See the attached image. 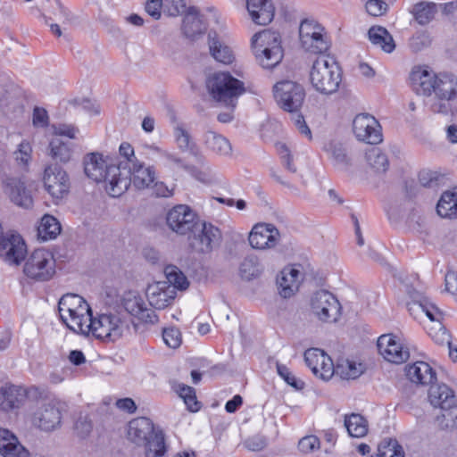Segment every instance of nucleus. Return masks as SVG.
Returning a JSON list of instances; mask_svg holds the SVG:
<instances>
[{
	"label": "nucleus",
	"instance_id": "nucleus-1",
	"mask_svg": "<svg viewBox=\"0 0 457 457\" xmlns=\"http://www.w3.org/2000/svg\"><path fill=\"white\" fill-rule=\"evenodd\" d=\"M119 154L120 162V176L117 178L112 187H108V194L112 197H119L126 192L132 184L137 189L150 187L155 180V170L153 167H146L135 157L132 145H120Z\"/></svg>",
	"mask_w": 457,
	"mask_h": 457
},
{
	"label": "nucleus",
	"instance_id": "nucleus-2",
	"mask_svg": "<svg viewBox=\"0 0 457 457\" xmlns=\"http://www.w3.org/2000/svg\"><path fill=\"white\" fill-rule=\"evenodd\" d=\"M342 80V71L337 62L328 56L318 57L310 71V81L313 88L325 95L337 91Z\"/></svg>",
	"mask_w": 457,
	"mask_h": 457
},
{
	"label": "nucleus",
	"instance_id": "nucleus-3",
	"mask_svg": "<svg viewBox=\"0 0 457 457\" xmlns=\"http://www.w3.org/2000/svg\"><path fill=\"white\" fill-rule=\"evenodd\" d=\"M252 47L257 60L265 69H272L282 61L280 35L276 31L264 29L255 34L252 38Z\"/></svg>",
	"mask_w": 457,
	"mask_h": 457
},
{
	"label": "nucleus",
	"instance_id": "nucleus-4",
	"mask_svg": "<svg viewBox=\"0 0 457 457\" xmlns=\"http://www.w3.org/2000/svg\"><path fill=\"white\" fill-rule=\"evenodd\" d=\"M58 312L62 322L69 329L78 333L82 330L84 322L87 323V320H90L92 310L82 296L67 294L59 300Z\"/></svg>",
	"mask_w": 457,
	"mask_h": 457
},
{
	"label": "nucleus",
	"instance_id": "nucleus-5",
	"mask_svg": "<svg viewBox=\"0 0 457 457\" xmlns=\"http://www.w3.org/2000/svg\"><path fill=\"white\" fill-rule=\"evenodd\" d=\"M212 97L217 102L235 108L239 96L245 93L244 83L229 72H216L206 82Z\"/></svg>",
	"mask_w": 457,
	"mask_h": 457
},
{
	"label": "nucleus",
	"instance_id": "nucleus-6",
	"mask_svg": "<svg viewBox=\"0 0 457 457\" xmlns=\"http://www.w3.org/2000/svg\"><path fill=\"white\" fill-rule=\"evenodd\" d=\"M122 164L123 162L120 160L114 163L98 153L87 154L84 157L85 174L96 182H104L107 193L108 187H112L117 181V178L120 176Z\"/></svg>",
	"mask_w": 457,
	"mask_h": 457
},
{
	"label": "nucleus",
	"instance_id": "nucleus-7",
	"mask_svg": "<svg viewBox=\"0 0 457 457\" xmlns=\"http://www.w3.org/2000/svg\"><path fill=\"white\" fill-rule=\"evenodd\" d=\"M428 400L431 405L445 411L437 418L443 428L457 427V399L452 388L445 384L431 385Z\"/></svg>",
	"mask_w": 457,
	"mask_h": 457
},
{
	"label": "nucleus",
	"instance_id": "nucleus-8",
	"mask_svg": "<svg viewBox=\"0 0 457 457\" xmlns=\"http://www.w3.org/2000/svg\"><path fill=\"white\" fill-rule=\"evenodd\" d=\"M120 319L116 314H100L94 318L90 312V320L82 325V335L92 334L96 339L114 342L121 336Z\"/></svg>",
	"mask_w": 457,
	"mask_h": 457
},
{
	"label": "nucleus",
	"instance_id": "nucleus-9",
	"mask_svg": "<svg viewBox=\"0 0 457 457\" xmlns=\"http://www.w3.org/2000/svg\"><path fill=\"white\" fill-rule=\"evenodd\" d=\"M23 273L28 278L34 281L50 280L55 274L54 254L44 248L36 249L25 260Z\"/></svg>",
	"mask_w": 457,
	"mask_h": 457
},
{
	"label": "nucleus",
	"instance_id": "nucleus-10",
	"mask_svg": "<svg viewBox=\"0 0 457 457\" xmlns=\"http://www.w3.org/2000/svg\"><path fill=\"white\" fill-rule=\"evenodd\" d=\"M302 47L308 53L320 54L330 47L325 28L314 20H303L299 28Z\"/></svg>",
	"mask_w": 457,
	"mask_h": 457
},
{
	"label": "nucleus",
	"instance_id": "nucleus-11",
	"mask_svg": "<svg viewBox=\"0 0 457 457\" xmlns=\"http://www.w3.org/2000/svg\"><path fill=\"white\" fill-rule=\"evenodd\" d=\"M311 310L319 320L329 323L337 321L342 313L338 299L327 290H319L312 295Z\"/></svg>",
	"mask_w": 457,
	"mask_h": 457
},
{
	"label": "nucleus",
	"instance_id": "nucleus-12",
	"mask_svg": "<svg viewBox=\"0 0 457 457\" xmlns=\"http://www.w3.org/2000/svg\"><path fill=\"white\" fill-rule=\"evenodd\" d=\"M166 223L173 232L187 235L196 230L199 219L188 205L178 204L168 212Z\"/></svg>",
	"mask_w": 457,
	"mask_h": 457
},
{
	"label": "nucleus",
	"instance_id": "nucleus-13",
	"mask_svg": "<svg viewBox=\"0 0 457 457\" xmlns=\"http://www.w3.org/2000/svg\"><path fill=\"white\" fill-rule=\"evenodd\" d=\"M304 96L303 87L298 83L284 80L274 86V97L279 106L287 112L298 111L303 103Z\"/></svg>",
	"mask_w": 457,
	"mask_h": 457
},
{
	"label": "nucleus",
	"instance_id": "nucleus-14",
	"mask_svg": "<svg viewBox=\"0 0 457 457\" xmlns=\"http://www.w3.org/2000/svg\"><path fill=\"white\" fill-rule=\"evenodd\" d=\"M353 132L361 143H383L382 127L371 114H357L353 120Z\"/></svg>",
	"mask_w": 457,
	"mask_h": 457
},
{
	"label": "nucleus",
	"instance_id": "nucleus-15",
	"mask_svg": "<svg viewBox=\"0 0 457 457\" xmlns=\"http://www.w3.org/2000/svg\"><path fill=\"white\" fill-rule=\"evenodd\" d=\"M377 346L379 353L389 362L401 364L410 358L409 348L394 334L381 335L378 338Z\"/></svg>",
	"mask_w": 457,
	"mask_h": 457
},
{
	"label": "nucleus",
	"instance_id": "nucleus-16",
	"mask_svg": "<svg viewBox=\"0 0 457 457\" xmlns=\"http://www.w3.org/2000/svg\"><path fill=\"white\" fill-rule=\"evenodd\" d=\"M304 361L312 373L325 381L329 380L335 374L332 359L319 348H311L304 353Z\"/></svg>",
	"mask_w": 457,
	"mask_h": 457
},
{
	"label": "nucleus",
	"instance_id": "nucleus-17",
	"mask_svg": "<svg viewBox=\"0 0 457 457\" xmlns=\"http://www.w3.org/2000/svg\"><path fill=\"white\" fill-rule=\"evenodd\" d=\"M44 185L54 198L61 199L69 192V176L64 170L57 165L47 166L44 173Z\"/></svg>",
	"mask_w": 457,
	"mask_h": 457
},
{
	"label": "nucleus",
	"instance_id": "nucleus-18",
	"mask_svg": "<svg viewBox=\"0 0 457 457\" xmlns=\"http://www.w3.org/2000/svg\"><path fill=\"white\" fill-rule=\"evenodd\" d=\"M31 391H37V388L30 387L26 389L23 386L13 384L2 386L0 387V411L11 412L20 409Z\"/></svg>",
	"mask_w": 457,
	"mask_h": 457
},
{
	"label": "nucleus",
	"instance_id": "nucleus-19",
	"mask_svg": "<svg viewBox=\"0 0 457 457\" xmlns=\"http://www.w3.org/2000/svg\"><path fill=\"white\" fill-rule=\"evenodd\" d=\"M279 237V231L274 225L259 223L252 228L248 240L253 248L264 250L276 246Z\"/></svg>",
	"mask_w": 457,
	"mask_h": 457
},
{
	"label": "nucleus",
	"instance_id": "nucleus-20",
	"mask_svg": "<svg viewBox=\"0 0 457 457\" xmlns=\"http://www.w3.org/2000/svg\"><path fill=\"white\" fill-rule=\"evenodd\" d=\"M29 420L40 430L52 431L60 426L62 414L54 404H42L31 414Z\"/></svg>",
	"mask_w": 457,
	"mask_h": 457
},
{
	"label": "nucleus",
	"instance_id": "nucleus-21",
	"mask_svg": "<svg viewBox=\"0 0 457 457\" xmlns=\"http://www.w3.org/2000/svg\"><path fill=\"white\" fill-rule=\"evenodd\" d=\"M201 229L197 235H195L192 241V246L195 251L203 253H210L212 249L219 245L221 239L220 230L211 223L199 222Z\"/></svg>",
	"mask_w": 457,
	"mask_h": 457
},
{
	"label": "nucleus",
	"instance_id": "nucleus-22",
	"mask_svg": "<svg viewBox=\"0 0 457 457\" xmlns=\"http://www.w3.org/2000/svg\"><path fill=\"white\" fill-rule=\"evenodd\" d=\"M146 297L151 306L155 309H164L171 304L176 297L177 292L174 287L160 281L149 285L146 289Z\"/></svg>",
	"mask_w": 457,
	"mask_h": 457
},
{
	"label": "nucleus",
	"instance_id": "nucleus-23",
	"mask_svg": "<svg viewBox=\"0 0 457 457\" xmlns=\"http://www.w3.org/2000/svg\"><path fill=\"white\" fill-rule=\"evenodd\" d=\"M4 192L16 205L29 209L33 205V198L24 182L19 179L8 178L4 183Z\"/></svg>",
	"mask_w": 457,
	"mask_h": 457
},
{
	"label": "nucleus",
	"instance_id": "nucleus-24",
	"mask_svg": "<svg viewBox=\"0 0 457 457\" xmlns=\"http://www.w3.org/2000/svg\"><path fill=\"white\" fill-rule=\"evenodd\" d=\"M303 274L296 267L291 265L285 267L278 278V293L283 298H289L298 290Z\"/></svg>",
	"mask_w": 457,
	"mask_h": 457
},
{
	"label": "nucleus",
	"instance_id": "nucleus-25",
	"mask_svg": "<svg viewBox=\"0 0 457 457\" xmlns=\"http://www.w3.org/2000/svg\"><path fill=\"white\" fill-rule=\"evenodd\" d=\"M436 74L427 68L415 67L410 74V85L418 95L430 96L433 93Z\"/></svg>",
	"mask_w": 457,
	"mask_h": 457
},
{
	"label": "nucleus",
	"instance_id": "nucleus-26",
	"mask_svg": "<svg viewBox=\"0 0 457 457\" xmlns=\"http://www.w3.org/2000/svg\"><path fill=\"white\" fill-rule=\"evenodd\" d=\"M246 8L257 25L265 26L274 18L275 9L270 0H246Z\"/></svg>",
	"mask_w": 457,
	"mask_h": 457
},
{
	"label": "nucleus",
	"instance_id": "nucleus-27",
	"mask_svg": "<svg viewBox=\"0 0 457 457\" xmlns=\"http://www.w3.org/2000/svg\"><path fill=\"white\" fill-rule=\"evenodd\" d=\"M0 454L4 457H29V453L12 432L0 428Z\"/></svg>",
	"mask_w": 457,
	"mask_h": 457
},
{
	"label": "nucleus",
	"instance_id": "nucleus-28",
	"mask_svg": "<svg viewBox=\"0 0 457 457\" xmlns=\"http://www.w3.org/2000/svg\"><path fill=\"white\" fill-rule=\"evenodd\" d=\"M433 93L439 100L452 101L457 97V77L448 73L436 76Z\"/></svg>",
	"mask_w": 457,
	"mask_h": 457
},
{
	"label": "nucleus",
	"instance_id": "nucleus-29",
	"mask_svg": "<svg viewBox=\"0 0 457 457\" xmlns=\"http://www.w3.org/2000/svg\"><path fill=\"white\" fill-rule=\"evenodd\" d=\"M406 376L417 385H430L436 379V371L425 361H416L406 367Z\"/></svg>",
	"mask_w": 457,
	"mask_h": 457
},
{
	"label": "nucleus",
	"instance_id": "nucleus-30",
	"mask_svg": "<svg viewBox=\"0 0 457 457\" xmlns=\"http://www.w3.org/2000/svg\"><path fill=\"white\" fill-rule=\"evenodd\" d=\"M206 30V23L198 10L194 7H188L187 13L183 18L182 31L186 37L195 39Z\"/></svg>",
	"mask_w": 457,
	"mask_h": 457
},
{
	"label": "nucleus",
	"instance_id": "nucleus-31",
	"mask_svg": "<svg viewBox=\"0 0 457 457\" xmlns=\"http://www.w3.org/2000/svg\"><path fill=\"white\" fill-rule=\"evenodd\" d=\"M154 428L151 420L145 417L132 420L129 423L128 438L137 445L145 443Z\"/></svg>",
	"mask_w": 457,
	"mask_h": 457
},
{
	"label": "nucleus",
	"instance_id": "nucleus-32",
	"mask_svg": "<svg viewBox=\"0 0 457 457\" xmlns=\"http://www.w3.org/2000/svg\"><path fill=\"white\" fill-rule=\"evenodd\" d=\"M209 47L210 53L213 58L221 63L230 64L234 62L235 56L231 48L224 45L215 32L209 33Z\"/></svg>",
	"mask_w": 457,
	"mask_h": 457
},
{
	"label": "nucleus",
	"instance_id": "nucleus-33",
	"mask_svg": "<svg viewBox=\"0 0 457 457\" xmlns=\"http://www.w3.org/2000/svg\"><path fill=\"white\" fill-rule=\"evenodd\" d=\"M370 41L386 53H392L395 44L392 35L383 27L373 26L368 31Z\"/></svg>",
	"mask_w": 457,
	"mask_h": 457
},
{
	"label": "nucleus",
	"instance_id": "nucleus-34",
	"mask_svg": "<svg viewBox=\"0 0 457 457\" xmlns=\"http://www.w3.org/2000/svg\"><path fill=\"white\" fill-rule=\"evenodd\" d=\"M436 4L433 2L421 1L411 6L410 12L420 25L428 24L436 13Z\"/></svg>",
	"mask_w": 457,
	"mask_h": 457
},
{
	"label": "nucleus",
	"instance_id": "nucleus-35",
	"mask_svg": "<svg viewBox=\"0 0 457 457\" xmlns=\"http://www.w3.org/2000/svg\"><path fill=\"white\" fill-rule=\"evenodd\" d=\"M62 228L59 220L49 214L41 218L37 227V236L43 241L55 238L61 233Z\"/></svg>",
	"mask_w": 457,
	"mask_h": 457
},
{
	"label": "nucleus",
	"instance_id": "nucleus-36",
	"mask_svg": "<svg viewBox=\"0 0 457 457\" xmlns=\"http://www.w3.org/2000/svg\"><path fill=\"white\" fill-rule=\"evenodd\" d=\"M345 427L352 437H363L369 430L368 420L359 413H351L345 416Z\"/></svg>",
	"mask_w": 457,
	"mask_h": 457
},
{
	"label": "nucleus",
	"instance_id": "nucleus-37",
	"mask_svg": "<svg viewBox=\"0 0 457 457\" xmlns=\"http://www.w3.org/2000/svg\"><path fill=\"white\" fill-rule=\"evenodd\" d=\"M365 158L368 164L376 171L385 172L387 170L389 166L387 156L378 145H370L366 150Z\"/></svg>",
	"mask_w": 457,
	"mask_h": 457
},
{
	"label": "nucleus",
	"instance_id": "nucleus-38",
	"mask_svg": "<svg viewBox=\"0 0 457 457\" xmlns=\"http://www.w3.org/2000/svg\"><path fill=\"white\" fill-rule=\"evenodd\" d=\"M436 212L442 218L457 217V193L446 191L443 193L436 205Z\"/></svg>",
	"mask_w": 457,
	"mask_h": 457
},
{
	"label": "nucleus",
	"instance_id": "nucleus-39",
	"mask_svg": "<svg viewBox=\"0 0 457 457\" xmlns=\"http://www.w3.org/2000/svg\"><path fill=\"white\" fill-rule=\"evenodd\" d=\"M144 445L146 446L147 457H164L167 449L162 430H154Z\"/></svg>",
	"mask_w": 457,
	"mask_h": 457
},
{
	"label": "nucleus",
	"instance_id": "nucleus-40",
	"mask_svg": "<svg viewBox=\"0 0 457 457\" xmlns=\"http://www.w3.org/2000/svg\"><path fill=\"white\" fill-rule=\"evenodd\" d=\"M171 387L183 399L189 411L196 412L201 409L202 404L197 401L195 390L193 387L182 383H174Z\"/></svg>",
	"mask_w": 457,
	"mask_h": 457
},
{
	"label": "nucleus",
	"instance_id": "nucleus-41",
	"mask_svg": "<svg viewBox=\"0 0 457 457\" xmlns=\"http://www.w3.org/2000/svg\"><path fill=\"white\" fill-rule=\"evenodd\" d=\"M364 370L363 364L353 360H341L335 367L337 372L344 379H354L360 377Z\"/></svg>",
	"mask_w": 457,
	"mask_h": 457
},
{
	"label": "nucleus",
	"instance_id": "nucleus-42",
	"mask_svg": "<svg viewBox=\"0 0 457 457\" xmlns=\"http://www.w3.org/2000/svg\"><path fill=\"white\" fill-rule=\"evenodd\" d=\"M165 276L167 278V285L174 287V291L177 289L185 290L188 287L189 282L184 273L176 266L170 265L164 270Z\"/></svg>",
	"mask_w": 457,
	"mask_h": 457
},
{
	"label": "nucleus",
	"instance_id": "nucleus-43",
	"mask_svg": "<svg viewBox=\"0 0 457 457\" xmlns=\"http://www.w3.org/2000/svg\"><path fill=\"white\" fill-rule=\"evenodd\" d=\"M277 154L281 164L290 172L296 171L295 158L296 156L295 145H276Z\"/></svg>",
	"mask_w": 457,
	"mask_h": 457
},
{
	"label": "nucleus",
	"instance_id": "nucleus-44",
	"mask_svg": "<svg viewBox=\"0 0 457 457\" xmlns=\"http://www.w3.org/2000/svg\"><path fill=\"white\" fill-rule=\"evenodd\" d=\"M376 457H404V453L396 439L389 438L378 445Z\"/></svg>",
	"mask_w": 457,
	"mask_h": 457
},
{
	"label": "nucleus",
	"instance_id": "nucleus-45",
	"mask_svg": "<svg viewBox=\"0 0 457 457\" xmlns=\"http://www.w3.org/2000/svg\"><path fill=\"white\" fill-rule=\"evenodd\" d=\"M51 129L53 135L69 139H78L79 134V129L76 126L68 123L52 124Z\"/></svg>",
	"mask_w": 457,
	"mask_h": 457
},
{
	"label": "nucleus",
	"instance_id": "nucleus-46",
	"mask_svg": "<svg viewBox=\"0 0 457 457\" xmlns=\"http://www.w3.org/2000/svg\"><path fill=\"white\" fill-rule=\"evenodd\" d=\"M431 37L427 31L416 32L409 40V46L413 52H419L430 46Z\"/></svg>",
	"mask_w": 457,
	"mask_h": 457
},
{
	"label": "nucleus",
	"instance_id": "nucleus-47",
	"mask_svg": "<svg viewBox=\"0 0 457 457\" xmlns=\"http://www.w3.org/2000/svg\"><path fill=\"white\" fill-rule=\"evenodd\" d=\"M32 125L37 129H45L50 126V118L45 108L39 106L34 107L32 112Z\"/></svg>",
	"mask_w": 457,
	"mask_h": 457
},
{
	"label": "nucleus",
	"instance_id": "nucleus-48",
	"mask_svg": "<svg viewBox=\"0 0 457 457\" xmlns=\"http://www.w3.org/2000/svg\"><path fill=\"white\" fill-rule=\"evenodd\" d=\"M443 179L444 177L436 171L423 170L419 173V181L425 187H437Z\"/></svg>",
	"mask_w": 457,
	"mask_h": 457
},
{
	"label": "nucleus",
	"instance_id": "nucleus-49",
	"mask_svg": "<svg viewBox=\"0 0 457 457\" xmlns=\"http://www.w3.org/2000/svg\"><path fill=\"white\" fill-rule=\"evenodd\" d=\"M277 370L278 375L291 386L295 389H303L304 387V382L301 379H298L284 364H278Z\"/></svg>",
	"mask_w": 457,
	"mask_h": 457
},
{
	"label": "nucleus",
	"instance_id": "nucleus-50",
	"mask_svg": "<svg viewBox=\"0 0 457 457\" xmlns=\"http://www.w3.org/2000/svg\"><path fill=\"white\" fill-rule=\"evenodd\" d=\"M51 156L55 162H67L71 160L72 150L70 145H50Z\"/></svg>",
	"mask_w": 457,
	"mask_h": 457
},
{
	"label": "nucleus",
	"instance_id": "nucleus-51",
	"mask_svg": "<svg viewBox=\"0 0 457 457\" xmlns=\"http://www.w3.org/2000/svg\"><path fill=\"white\" fill-rule=\"evenodd\" d=\"M325 151L337 164H347L348 157L343 145H325Z\"/></svg>",
	"mask_w": 457,
	"mask_h": 457
},
{
	"label": "nucleus",
	"instance_id": "nucleus-52",
	"mask_svg": "<svg viewBox=\"0 0 457 457\" xmlns=\"http://www.w3.org/2000/svg\"><path fill=\"white\" fill-rule=\"evenodd\" d=\"M320 447V442L318 436L311 435L300 439L298 449L303 453H312Z\"/></svg>",
	"mask_w": 457,
	"mask_h": 457
},
{
	"label": "nucleus",
	"instance_id": "nucleus-53",
	"mask_svg": "<svg viewBox=\"0 0 457 457\" xmlns=\"http://www.w3.org/2000/svg\"><path fill=\"white\" fill-rule=\"evenodd\" d=\"M162 338L165 344L173 349L179 347L181 344V334L179 330L175 328H164Z\"/></svg>",
	"mask_w": 457,
	"mask_h": 457
},
{
	"label": "nucleus",
	"instance_id": "nucleus-54",
	"mask_svg": "<svg viewBox=\"0 0 457 457\" xmlns=\"http://www.w3.org/2000/svg\"><path fill=\"white\" fill-rule=\"evenodd\" d=\"M387 7V4L383 0H369L365 5L367 12L374 17L386 13Z\"/></svg>",
	"mask_w": 457,
	"mask_h": 457
},
{
	"label": "nucleus",
	"instance_id": "nucleus-55",
	"mask_svg": "<svg viewBox=\"0 0 457 457\" xmlns=\"http://www.w3.org/2000/svg\"><path fill=\"white\" fill-rule=\"evenodd\" d=\"M145 303L143 301L141 297H133L127 299L124 303L125 310L133 317H136L142 312Z\"/></svg>",
	"mask_w": 457,
	"mask_h": 457
},
{
	"label": "nucleus",
	"instance_id": "nucleus-56",
	"mask_svg": "<svg viewBox=\"0 0 457 457\" xmlns=\"http://www.w3.org/2000/svg\"><path fill=\"white\" fill-rule=\"evenodd\" d=\"M165 5L170 16L186 14L188 10L185 0H166Z\"/></svg>",
	"mask_w": 457,
	"mask_h": 457
},
{
	"label": "nucleus",
	"instance_id": "nucleus-57",
	"mask_svg": "<svg viewBox=\"0 0 457 457\" xmlns=\"http://www.w3.org/2000/svg\"><path fill=\"white\" fill-rule=\"evenodd\" d=\"M419 306L422 309V311L426 313L428 318L432 321L439 322V325L442 326L441 320L443 319L442 312L432 303H420Z\"/></svg>",
	"mask_w": 457,
	"mask_h": 457
},
{
	"label": "nucleus",
	"instance_id": "nucleus-58",
	"mask_svg": "<svg viewBox=\"0 0 457 457\" xmlns=\"http://www.w3.org/2000/svg\"><path fill=\"white\" fill-rule=\"evenodd\" d=\"M259 270L256 267L253 259H245L240 266V272L242 277L250 279L257 275Z\"/></svg>",
	"mask_w": 457,
	"mask_h": 457
},
{
	"label": "nucleus",
	"instance_id": "nucleus-59",
	"mask_svg": "<svg viewBox=\"0 0 457 457\" xmlns=\"http://www.w3.org/2000/svg\"><path fill=\"white\" fill-rule=\"evenodd\" d=\"M138 315L135 318L137 319L140 322L154 324L158 321V316L153 309L147 308L145 304L142 312H139Z\"/></svg>",
	"mask_w": 457,
	"mask_h": 457
},
{
	"label": "nucleus",
	"instance_id": "nucleus-60",
	"mask_svg": "<svg viewBox=\"0 0 457 457\" xmlns=\"http://www.w3.org/2000/svg\"><path fill=\"white\" fill-rule=\"evenodd\" d=\"M162 0H147L145 3V12L154 20L161 18V8Z\"/></svg>",
	"mask_w": 457,
	"mask_h": 457
},
{
	"label": "nucleus",
	"instance_id": "nucleus-61",
	"mask_svg": "<svg viewBox=\"0 0 457 457\" xmlns=\"http://www.w3.org/2000/svg\"><path fill=\"white\" fill-rule=\"evenodd\" d=\"M445 289L452 295H457V273L454 271H448L445 274Z\"/></svg>",
	"mask_w": 457,
	"mask_h": 457
},
{
	"label": "nucleus",
	"instance_id": "nucleus-62",
	"mask_svg": "<svg viewBox=\"0 0 457 457\" xmlns=\"http://www.w3.org/2000/svg\"><path fill=\"white\" fill-rule=\"evenodd\" d=\"M81 107L90 116L99 115L101 112L100 105L96 101H92L90 99H83L81 102Z\"/></svg>",
	"mask_w": 457,
	"mask_h": 457
},
{
	"label": "nucleus",
	"instance_id": "nucleus-63",
	"mask_svg": "<svg viewBox=\"0 0 457 457\" xmlns=\"http://www.w3.org/2000/svg\"><path fill=\"white\" fill-rule=\"evenodd\" d=\"M116 407L130 414L137 411V405L134 400L129 397L117 400Z\"/></svg>",
	"mask_w": 457,
	"mask_h": 457
},
{
	"label": "nucleus",
	"instance_id": "nucleus-64",
	"mask_svg": "<svg viewBox=\"0 0 457 457\" xmlns=\"http://www.w3.org/2000/svg\"><path fill=\"white\" fill-rule=\"evenodd\" d=\"M19 151L15 152L16 160L27 165L30 159L31 145H19Z\"/></svg>",
	"mask_w": 457,
	"mask_h": 457
}]
</instances>
